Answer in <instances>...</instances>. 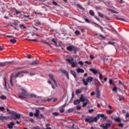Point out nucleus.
I'll return each instance as SVG.
<instances>
[{"label":"nucleus","instance_id":"f257e3e1","mask_svg":"<svg viewBox=\"0 0 129 129\" xmlns=\"http://www.w3.org/2000/svg\"><path fill=\"white\" fill-rule=\"evenodd\" d=\"M102 117V118H106V117L104 116L103 114H98L97 116L92 117V116H88L89 118H86L85 119V121L86 122H89V123H91L92 122H97V120L99 119L100 117Z\"/></svg>","mask_w":129,"mask_h":129},{"label":"nucleus","instance_id":"f03ea898","mask_svg":"<svg viewBox=\"0 0 129 129\" xmlns=\"http://www.w3.org/2000/svg\"><path fill=\"white\" fill-rule=\"evenodd\" d=\"M21 90H22V93H19L18 94V96L19 98L20 99H23L24 98H26L25 96H29V94H28V91L26 90H24V88H21Z\"/></svg>","mask_w":129,"mask_h":129},{"label":"nucleus","instance_id":"7ed1b4c3","mask_svg":"<svg viewBox=\"0 0 129 129\" xmlns=\"http://www.w3.org/2000/svg\"><path fill=\"white\" fill-rule=\"evenodd\" d=\"M11 113H12V116H15L13 117V119H15V120H16V119H20V118H21V114L17 113L15 111L11 112Z\"/></svg>","mask_w":129,"mask_h":129},{"label":"nucleus","instance_id":"20e7f679","mask_svg":"<svg viewBox=\"0 0 129 129\" xmlns=\"http://www.w3.org/2000/svg\"><path fill=\"white\" fill-rule=\"evenodd\" d=\"M49 77L50 79L54 82V85H55L56 87H58V85L57 84V82H56V80L54 78V75L52 74H49Z\"/></svg>","mask_w":129,"mask_h":129},{"label":"nucleus","instance_id":"39448f33","mask_svg":"<svg viewBox=\"0 0 129 129\" xmlns=\"http://www.w3.org/2000/svg\"><path fill=\"white\" fill-rule=\"evenodd\" d=\"M13 61H5V62H0V67H5L7 66V64H11Z\"/></svg>","mask_w":129,"mask_h":129},{"label":"nucleus","instance_id":"423d86ee","mask_svg":"<svg viewBox=\"0 0 129 129\" xmlns=\"http://www.w3.org/2000/svg\"><path fill=\"white\" fill-rule=\"evenodd\" d=\"M60 70L62 73L66 75L67 79H68V80H69V79H70L69 73H68V72H67V71H66V70H64V69H61Z\"/></svg>","mask_w":129,"mask_h":129},{"label":"nucleus","instance_id":"0eeeda50","mask_svg":"<svg viewBox=\"0 0 129 129\" xmlns=\"http://www.w3.org/2000/svg\"><path fill=\"white\" fill-rule=\"evenodd\" d=\"M67 50L70 52H71L72 51H75V47L73 45L68 46L67 47Z\"/></svg>","mask_w":129,"mask_h":129},{"label":"nucleus","instance_id":"6e6552de","mask_svg":"<svg viewBox=\"0 0 129 129\" xmlns=\"http://www.w3.org/2000/svg\"><path fill=\"white\" fill-rule=\"evenodd\" d=\"M79 100L81 102H84L86 101V99H85V96H84L83 94L81 95Z\"/></svg>","mask_w":129,"mask_h":129},{"label":"nucleus","instance_id":"1a4fd4ad","mask_svg":"<svg viewBox=\"0 0 129 129\" xmlns=\"http://www.w3.org/2000/svg\"><path fill=\"white\" fill-rule=\"evenodd\" d=\"M14 125H15V123H14V122H11L10 124H7V126L9 129L13 128Z\"/></svg>","mask_w":129,"mask_h":129},{"label":"nucleus","instance_id":"9d476101","mask_svg":"<svg viewBox=\"0 0 129 129\" xmlns=\"http://www.w3.org/2000/svg\"><path fill=\"white\" fill-rule=\"evenodd\" d=\"M90 71L92 72V73L95 75H96L97 73H98V70H96L94 69H90Z\"/></svg>","mask_w":129,"mask_h":129},{"label":"nucleus","instance_id":"9b49d317","mask_svg":"<svg viewBox=\"0 0 129 129\" xmlns=\"http://www.w3.org/2000/svg\"><path fill=\"white\" fill-rule=\"evenodd\" d=\"M38 64H39V60H38V59L34 60L31 63V65H32L33 66H37V65H38Z\"/></svg>","mask_w":129,"mask_h":129},{"label":"nucleus","instance_id":"f8f14e48","mask_svg":"<svg viewBox=\"0 0 129 129\" xmlns=\"http://www.w3.org/2000/svg\"><path fill=\"white\" fill-rule=\"evenodd\" d=\"M85 101H86L85 102H84L83 103V105H82L83 107H85V106H86V105H87V104L89 103V100H88V99H86Z\"/></svg>","mask_w":129,"mask_h":129},{"label":"nucleus","instance_id":"ddd939ff","mask_svg":"<svg viewBox=\"0 0 129 129\" xmlns=\"http://www.w3.org/2000/svg\"><path fill=\"white\" fill-rule=\"evenodd\" d=\"M39 114H40V110H39L38 109H36L35 110V113H34V116H35L36 117H38Z\"/></svg>","mask_w":129,"mask_h":129},{"label":"nucleus","instance_id":"4468645a","mask_svg":"<svg viewBox=\"0 0 129 129\" xmlns=\"http://www.w3.org/2000/svg\"><path fill=\"white\" fill-rule=\"evenodd\" d=\"M86 81L90 83L93 81V78L92 77H88L86 79Z\"/></svg>","mask_w":129,"mask_h":129},{"label":"nucleus","instance_id":"2eb2a0df","mask_svg":"<svg viewBox=\"0 0 129 129\" xmlns=\"http://www.w3.org/2000/svg\"><path fill=\"white\" fill-rule=\"evenodd\" d=\"M77 73H84V70H83V69L78 68L77 69Z\"/></svg>","mask_w":129,"mask_h":129},{"label":"nucleus","instance_id":"dca6fc26","mask_svg":"<svg viewBox=\"0 0 129 129\" xmlns=\"http://www.w3.org/2000/svg\"><path fill=\"white\" fill-rule=\"evenodd\" d=\"M66 61L69 63V64H72L73 61H74V58L72 57L71 59L67 58Z\"/></svg>","mask_w":129,"mask_h":129},{"label":"nucleus","instance_id":"f3484780","mask_svg":"<svg viewBox=\"0 0 129 129\" xmlns=\"http://www.w3.org/2000/svg\"><path fill=\"white\" fill-rule=\"evenodd\" d=\"M13 78H14V74H12L11 75L10 83L11 86H14V84H13Z\"/></svg>","mask_w":129,"mask_h":129},{"label":"nucleus","instance_id":"a211bd4d","mask_svg":"<svg viewBox=\"0 0 129 129\" xmlns=\"http://www.w3.org/2000/svg\"><path fill=\"white\" fill-rule=\"evenodd\" d=\"M80 102V100H79V99H77L74 101V104L75 105H77L78 104H79Z\"/></svg>","mask_w":129,"mask_h":129},{"label":"nucleus","instance_id":"6ab92c4d","mask_svg":"<svg viewBox=\"0 0 129 129\" xmlns=\"http://www.w3.org/2000/svg\"><path fill=\"white\" fill-rule=\"evenodd\" d=\"M71 73L75 79L77 78V75H76V73L75 72V71H71Z\"/></svg>","mask_w":129,"mask_h":129},{"label":"nucleus","instance_id":"aec40b11","mask_svg":"<svg viewBox=\"0 0 129 129\" xmlns=\"http://www.w3.org/2000/svg\"><path fill=\"white\" fill-rule=\"evenodd\" d=\"M82 81L85 86H87L88 85V82L87 81H85V79L83 78L82 80Z\"/></svg>","mask_w":129,"mask_h":129},{"label":"nucleus","instance_id":"412c9836","mask_svg":"<svg viewBox=\"0 0 129 129\" xmlns=\"http://www.w3.org/2000/svg\"><path fill=\"white\" fill-rule=\"evenodd\" d=\"M29 97H31V98H36V97H37V95H35L34 93H31Z\"/></svg>","mask_w":129,"mask_h":129},{"label":"nucleus","instance_id":"4be33fe9","mask_svg":"<svg viewBox=\"0 0 129 129\" xmlns=\"http://www.w3.org/2000/svg\"><path fill=\"white\" fill-rule=\"evenodd\" d=\"M41 43H43V44H46V45H47L49 47L50 46V43H49V42L46 41V40H41Z\"/></svg>","mask_w":129,"mask_h":129},{"label":"nucleus","instance_id":"5701e85b","mask_svg":"<svg viewBox=\"0 0 129 129\" xmlns=\"http://www.w3.org/2000/svg\"><path fill=\"white\" fill-rule=\"evenodd\" d=\"M71 65H72V67L73 68H74L76 67V66H77V63H76V62H75L74 61H73L71 63Z\"/></svg>","mask_w":129,"mask_h":129},{"label":"nucleus","instance_id":"b1692460","mask_svg":"<svg viewBox=\"0 0 129 129\" xmlns=\"http://www.w3.org/2000/svg\"><path fill=\"white\" fill-rule=\"evenodd\" d=\"M37 117L38 118H40V119L42 118H45V116H44V115H43V114L42 113H40Z\"/></svg>","mask_w":129,"mask_h":129},{"label":"nucleus","instance_id":"393cba45","mask_svg":"<svg viewBox=\"0 0 129 129\" xmlns=\"http://www.w3.org/2000/svg\"><path fill=\"white\" fill-rule=\"evenodd\" d=\"M20 75H21V72H19V73H17L16 75L14 74V77H15V78H17V77H19L20 76Z\"/></svg>","mask_w":129,"mask_h":129},{"label":"nucleus","instance_id":"a878e982","mask_svg":"<svg viewBox=\"0 0 129 129\" xmlns=\"http://www.w3.org/2000/svg\"><path fill=\"white\" fill-rule=\"evenodd\" d=\"M82 92V90H77L76 91V95H78V94H80Z\"/></svg>","mask_w":129,"mask_h":129},{"label":"nucleus","instance_id":"bb28decb","mask_svg":"<svg viewBox=\"0 0 129 129\" xmlns=\"http://www.w3.org/2000/svg\"><path fill=\"white\" fill-rule=\"evenodd\" d=\"M19 28H20V29H26V26L24 24H20Z\"/></svg>","mask_w":129,"mask_h":129},{"label":"nucleus","instance_id":"cd10ccee","mask_svg":"<svg viewBox=\"0 0 129 129\" xmlns=\"http://www.w3.org/2000/svg\"><path fill=\"white\" fill-rule=\"evenodd\" d=\"M100 127H102L103 129H108V127H107L106 125L104 126V124H101L100 125Z\"/></svg>","mask_w":129,"mask_h":129},{"label":"nucleus","instance_id":"c85d7f7f","mask_svg":"<svg viewBox=\"0 0 129 129\" xmlns=\"http://www.w3.org/2000/svg\"><path fill=\"white\" fill-rule=\"evenodd\" d=\"M73 111H74V108H70L68 109V112L69 113H70L71 112H73Z\"/></svg>","mask_w":129,"mask_h":129},{"label":"nucleus","instance_id":"c756f323","mask_svg":"<svg viewBox=\"0 0 129 129\" xmlns=\"http://www.w3.org/2000/svg\"><path fill=\"white\" fill-rule=\"evenodd\" d=\"M10 41L11 43H13V44H15V43H17V40H16L15 39H10Z\"/></svg>","mask_w":129,"mask_h":129},{"label":"nucleus","instance_id":"7c9ffc66","mask_svg":"<svg viewBox=\"0 0 129 129\" xmlns=\"http://www.w3.org/2000/svg\"><path fill=\"white\" fill-rule=\"evenodd\" d=\"M15 12L16 14V15H19V14H22V12L19 11V10L15 9Z\"/></svg>","mask_w":129,"mask_h":129},{"label":"nucleus","instance_id":"2f4dec72","mask_svg":"<svg viewBox=\"0 0 129 129\" xmlns=\"http://www.w3.org/2000/svg\"><path fill=\"white\" fill-rule=\"evenodd\" d=\"M27 41H31V42H38L37 39H25Z\"/></svg>","mask_w":129,"mask_h":129},{"label":"nucleus","instance_id":"473e14b6","mask_svg":"<svg viewBox=\"0 0 129 129\" xmlns=\"http://www.w3.org/2000/svg\"><path fill=\"white\" fill-rule=\"evenodd\" d=\"M109 82L110 85H113V86H114V84H113V81L112 80V79H110Z\"/></svg>","mask_w":129,"mask_h":129},{"label":"nucleus","instance_id":"72a5a7b5","mask_svg":"<svg viewBox=\"0 0 129 129\" xmlns=\"http://www.w3.org/2000/svg\"><path fill=\"white\" fill-rule=\"evenodd\" d=\"M89 14L91 16H94V11L93 10H90Z\"/></svg>","mask_w":129,"mask_h":129},{"label":"nucleus","instance_id":"f704fd0d","mask_svg":"<svg viewBox=\"0 0 129 129\" xmlns=\"http://www.w3.org/2000/svg\"><path fill=\"white\" fill-rule=\"evenodd\" d=\"M1 99H3V100H5L7 99V97L5 95H2L0 97Z\"/></svg>","mask_w":129,"mask_h":129},{"label":"nucleus","instance_id":"c9c22d12","mask_svg":"<svg viewBox=\"0 0 129 129\" xmlns=\"http://www.w3.org/2000/svg\"><path fill=\"white\" fill-rule=\"evenodd\" d=\"M114 119L116 122H120V119L119 118H115Z\"/></svg>","mask_w":129,"mask_h":129},{"label":"nucleus","instance_id":"e433bc0d","mask_svg":"<svg viewBox=\"0 0 129 129\" xmlns=\"http://www.w3.org/2000/svg\"><path fill=\"white\" fill-rule=\"evenodd\" d=\"M107 113H108L109 114H111V113H113V110H108L106 111Z\"/></svg>","mask_w":129,"mask_h":129},{"label":"nucleus","instance_id":"4c0bfd02","mask_svg":"<svg viewBox=\"0 0 129 129\" xmlns=\"http://www.w3.org/2000/svg\"><path fill=\"white\" fill-rule=\"evenodd\" d=\"M98 14L99 17H101V18H104V15H103V14H101L100 12H98Z\"/></svg>","mask_w":129,"mask_h":129},{"label":"nucleus","instance_id":"58836bf2","mask_svg":"<svg viewBox=\"0 0 129 129\" xmlns=\"http://www.w3.org/2000/svg\"><path fill=\"white\" fill-rule=\"evenodd\" d=\"M53 115H54L55 116H58L59 115V112H54L52 113Z\"/></svg>","mask_w":129,"mask_h":129},{"label":"nucleus","instance_id":"ea45409f","mask_svg":"<svg viewBox=\"0 0 129 129\" xmlns=\"http://www.w3.org/2000/svg\"><path fill=\"white\" fill-rule=\"evenodd\" d=\"M117 20H119V21H122V22H125V19L121 18H117Z\"/></svg>","mask_w":129,"mask_h":129},{"label":"nucleus","instance_id":"a19ab883","mask_svg":"<svg viewBox=\"0 0 129 129\" xmlns=\"http://www.w3.org/2000/svg\"><path fill=\"white\" fill-rule=\"evenodd\" d=\"M0 119L2 120H4V119H7V117L6 116H1Z\"/></svg>","mask_w":129,"mask_h":129},{"label":"nucleus","instance_id":"79ce46f5","mask_svg":"<svg viewBox=\"0 0 129 129\" xmlns=\"http://www.w3.org/2000/svg\"><path fill=\"white\" fill-rule=\"evenodd\" d=\"M108 44L109 45H112V46H113V45H114V44H115V43H114L113 42H111V41H109V42H108Z\"/></svg>","mask_w":129,"mask_h":129},{"label":"nucleus","instance_id":"37998d69","mask_svg":"<svg viewBox=\"0 0 129 129\" xmlns=\"http://www.w3.org/2000/svg\"><path fill=\"white\" fill-rule=\"evenodd\" d=\"M52 42H53V43H54L55 45H57V41H56V39H55V38H53L52 39Z\"/></svg>","mask_w":129,"mask_h":129},{"label":"nucleus","instance_id":"c03bdc74","mask_svg":"<svg viewBox=\"0 0 129 129\" xmlns=\"http://www.w3.org/2000/svg\"><path fill=\"white\" fill-rule=\"evenodd\" d=\"M104 18H105V19L106 20H107V21H110V18H109V17L106 16H104Z\"/></svg>","mask_w":129,"mask_h":129},{"label":"nucleus","instance_id":"a18cd8bd","mask_svg":"<svg viewBox=\"0 0 129 129\" xmlns=\"http://www.w3.org/2000/svg\"><path fill=\"white\" fill-rule=\"evenodd\" d=\"M75 34L76 35H80V32L78 30H76L75 32Z\"/></svg>","mask_w":129,"mask_h":129},{"label":"nucleus","instance_id":"49530a36","mask_svg":"<svg viewBox=\"0 0 129 129\" xmlns=\"http://www.w3.org/2000/svg\"><path fill=\"white\" fill-rule=\"evenodd\" d=\"M105 125L107 127H109L110 126H111V124L109 123H107L105 124Z\"/></svg>","mask_w":129,"mask_h":129},{"label":"nucleus","instance_id":"de8ad7c7","mask_svg":"<svg viewBox=\"0 0 129 129\" xmlns=\"http://www.w3.org/2000/svg\"><path fill=\"white\" fill-rule=\"evenodd\" d=\"M110 11L111 12V13H113V14H117V12H116L112 9H110Z\"/></svg>","mask_w":129,"mask_h":129},{"label":"nucleus","instance_id":"09e8293b","mask_svg":"<svg viewBox=\"0 0 129 129\" xmlns=\"http://www.w3.org/2000/svg\"><path fill=\"white\" fill-rule=\"evenodd\" d=\"M76 108L78 110H80L81 109V106H80V105H78L76 106Z\"/></svg>","mask_w":129,"mask_h":129},{"label":"nucleus","instance_id":"8fccbe9b","mask_svg":"<svg viewBox=\"0 0 129 129\" xmlns=\"http://www.w3.org/2000/svg\"><path fill=\"white\" fill-rule=\"evenodd\" d=\"M85 63L86 64H88V65H91V64H92V63L91 61H86Z\"/></svg>","mask_w":129,"mask_h":129},{"label":"nucleus","instance_id":"3c124183","mask_svg":"<svg viewBox=\"0 0 129 129\" xmlns=\"http://www.w3.org/2000/svg\"><path fill=\"white\" fill-rule=\"evenodd\" d=\"M7 111L8 112H9V113L10 114H12V112H13V111H11V110H10V109H8V108H7Z\"/></svg>","mask_w":129,"mask_h":129},{"label":"nucleus","instance_id":"603ef678","mask_svg":"<svg viewBox=\"0 0 129 129\" xmlns=\"http://www.w3.org/2000/svg\"><path fill=\"white\" fill-rule=\"evenodd\" d=\"M113 91H114V92H115L116 91V90H117V88H116V87H114L112 89Z\"/></svg>","mask_w":129,"mask_h":129},{"label":"nucleus","instance_id":"864d4df0","mask_svg":"<svg viewBox=\"0 0 129 129\" xmlns=\"http://www.w3.org/2000/svg\"><path fill=\"white\" fill-rule=\"evenodd\" d=\"M0 110H1V111H4V110H5V107L4 106L1 107L0 106Z\"/></svg>","mask_w":129,"mask_h":129},{"label":"nucleus","instance_id":"5fc2aeb1","mask_svg":"<svg viewBox=\"0 0 129 129\" xmlns=\"http://www.w3.org/2000/svg\"><path fill=\"white\" fill-rule=\"evenodd\" d=\"M60 112H61V113L64 112V111H65V109H63V108H61L59 110Z\"/></svg>","mask_w":129,"mask_h":129},{"label":"nucleus","instance_id":"6e6d98bb","mask_svg":"<svg viewBox=\"0 0 129 129\" xmlns=\"http://www.w3.org/2000/svg\"><path fill=\"white\" fill-rule=\"evenodd\" d=\"M85 20L86 22V23H88L89 24L90 23V21H89V20H88V19L85 18Z\"/></svg>","mask_w":129,"mask_h":129},{"label":"nucleus","instance_id":"4d7b16f0","mask_svg":"<svg viewBox=\"0 0 129 129\" xmlns=\"http://www.w3.org/2000/svg\"><path fill=\"white\" fill-rule=\"evenodd\" d=\"M118 126H119V127H123V124L122 123H119L118 125Z\"/></svg>","mask_w":129,"mask_h":129},{"label":"nucleus","instance_id":"13d9d810","mask_svg":"<svg viewBox=\"0 0 129 129\" xmlns=\"http://www.w3.org/2000/svg\"><path fill=\"white\" fill-rule=\"evenodd\" d=\"M77 7L79 8V9H80V10H82V9H83V8H82V7H81V6H80L79 4L77 5Z\"/></svg>","mask_w":129,"mask_h":129},{"label":"nucleus","instance_id":"bf43d9fd","mask_svg":"<svg viewBox=\"0 0 129 129\" xmlns=\"http://www.w3.org/2000/svg\"><path fill=\"white\" fill-rule=\"evenodd\" d=\"M99 37H100L101 38H102L103 39H106V37H105V36H103L102 34H100Z\"/></svg>","mask_w":129,"mask_h":129},{"label":"nucleus","instance_id":"052dcab7","mask_svg":"<svg viewBox=\"0 0 129 129\" xmlns=\"http://www.w3.org/2000/svg\"><path fill=\"white\" fill-rule=\"evenodd\" d=\"M99 79L100 80H102V74H99Z\"/></svg>","mask_w":129,"mask_h":129},{"label":"nucleus","instance_id":"680f3d73","mask_svg":"<svg viewBox=\"0 0 129 129\" xmlns=\"http://www.w3.org/2000/svg\"><path fill=\"white\" fill-rule=\"evenodd\" d=\"M34 116V113L33 112H29V116Z\"/></svg>","mask_w":129,"mask_h":129},{"label":"nucleus","instance_id":"e2e57ef3","mask_svg":"<svg viewBox=\"0 0 129 129\" xmlns=\"http://www.w3.org/2000/svg\"><path fill=\"white\" fill-rule=\"evenodd\" d=\"M90 58L92 60L94 59V56H93V55H90Z\"/></svg>","mask_w":129,"mask_h":129},{"label":"nucleus","instance_id":"0e129e2a","mask_svg":"<svg viewBox=\"0 0 129 129\" xmlns=\"http://www.w3.org/2000/svg\"><path fill=\"white\" fill-rule=\"evenodd\" d=\"M52 5H53L54 6H57L58 4L56 2H55V1L52 2Z\"/></svg>","mask_w":129,"mask_h":129},{"label":"nucleus","instance_id":"69168bd1","mask_svg":"<svg viewBox=\"0 0 129 129\" xmlns=\"http://www.w3.org/2000/svg\"><path fill=\"white\" fill-rule=\"evenodd\" d=\"M79 64L81 66H82L83 65V62L82 61H79Z\"/></svg>","mask_w":129,"mask_h":129},{"label":"nucleus","instance_id":"338daca9","mask_svg":"<svg viewBox=\"0 0 129 129\" xmlns=\"http://www.w3.org/2000/svg\"><path fill=\"white\" fill-rule=\"evenodd\" d=\"M94 111V109H92L89 110L88 111H89V113H91V112H93Z\"/></svg>","mask_w":129,"mask_h":129},{"label":"nucleus","instance_id":"774afa93","mask_svg":"<svg viewBox=\"0 0 129 129\" xmlns=\"http://www.w3.org/2000/svg\"><path fill=\"white\" fill-rule=\"evenodd\" d=\"M126 117H129V113L126 112L125 115Z\"/></svg>","mask_w":129,"mask_h":129}]
</instances>
